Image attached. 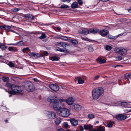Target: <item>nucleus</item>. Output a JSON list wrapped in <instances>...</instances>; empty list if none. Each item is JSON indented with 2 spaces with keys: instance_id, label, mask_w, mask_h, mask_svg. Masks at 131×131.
Instances as JSON below:
<instances>
[{
  "instance_id": "obj_56",
  "label": "nucleus",
  "mask_w": 131,
  "mask_h": 131,
  "mask_svg": "<svg viewBox=\"0 0 131 131\" xmlns=\"http://www.w3.org/2000/svg\"><path fill=\"white\" fill-rule=\"evenodd\" d=\"M48 52L47 51H44L43 52V54L44 55L47 56L48 54Z\"/></svg>"
},
{
  "instance_id": "obj_17",
  "label": "nucleus",
  "mask_w": 131,
  "mask_h": 131,
  "mask_svg": "<svg viewBox=\"0 0 131 131\" xmlns=\"http://www.w3.org/2000/svg\"><path fill=\"white\" fill-rule=\"evenodd\" d=\"M100 35L103 36H104L107 34V31L105 29L101 30L99 31Z\"/></svg>"
},
{
  "instance_id": "obj_4",
  "label": "nucleus",
  "mask_w": 131,
  "mask_h": 131,
  "mask_svg": "<svg viewBox=\"0 0 131 131\" xmlns=\"http://www.w3.org/2000/svg\"><path fill=\"white\" fill-rule=\"evenodd\" d=\"M12 91H10V93L11 94H15L17 93L21 92L22 91V87L20 86H19L13 84L11 86Z\"/></svg>"
},
{
  "instance_id": "obj_1",
  "label": "nucleus",
  "mask_w": 131,
  "mask_h": 131,
  "mask_svg": "<svg viewBox=\"0 0 131 131\" xmlns=\"http://www.w3.org/2000/svg\"><path fill=\"white\" fill-rule=\"evenodd\" d=\"M47 100L51 103L52 104L54 110H56L61 116L64 117H67L70 115V111L67 108H62L61 106H60L59 102L57 99L48 98Z\"/></svg>"
},
{
  "instance_id": "obj_33",
  "label": "nucleus",
  "mask_w": 131,
  "mask_h": 131,
  "mask_svg": "<svg viewBox=\"0 0 131 131\" xmlns=\"http://www.w3.org/2000/svg\"><path fill=\"white\" fill-rule=\"evenodd\" d=\"M60 39L64 40H67L68 39V38L66 36H61L59 38Z\"/></svg>"
},
{
  "instance_id": "obj_59",
  "label": "nucleus",
  "mask_w": 131,
  "mask_h": 131,
  "mask_svg": "<svg viewBox=\"0 0 131 131\" xmlns=\"http://www.w3.org/2000/svg\"><path fill=\"white\" fill-rule=\"evenodd\" d=\"M57 30H61V28L59 27H57L56 28Z\"/></svg>"
},
{
  "instance_id": "obj_58",
  "label": "nucleus",
  "mask_w": 131,
  "mask_h": 131,
  "mask_svg": "<svg viewBox=\"0 0 131 131\" xmlns=\"http://www.w3.org/2000/svg\"><path fill=\"white\" fill-rule=\"evenodd\" d=\"M81 39L82 40H87L86 38L85 37H81Z\"/></svg>"
},
{
  "instance_id": "obj_22",
  "label": "nucleus",
  "mask_w": 131,
  "mask_h": 131,
  "mask_svg": "<svg viewBox=\"0 0 131 131\" xmlns=\"http://www.w3.org/2000/svg\"><path fill=\"white\" fill-rule=\"evenodd\" d=\"M61 120L59 118H57L55 121V123L57 125H59L61 122Z\"/></svg>"
},
{
  "instance_id": "obj_61",
  "label": "nucleus",
  "mask_w": 131,
  "mask_h": 131,
  "mask_svg": "<svg viewBox=\"0 0 131 131\" xmlns=\"http://www.w3.org/2000/svg\"><path fill=\"white\" fill-rule=\"evenodd\" d=\"M57 49H56V51H60V49H60V48H59V47H58L57 48Z\"/></svg>"
},
{
  "instance_id": "obj_2",
  "label": "nucleus",
  "mask_w": 131,
  "mask_h": 131,
  "mask_svg": "<svg viewBox=\"0 0 131 131\" xmlns=\"http://www.w3.org/2000/svg\"><path fill=\"white\" fill-rule=\"evenodd\" d=\"M103 89L101 87H98L94 89L92 92L93 99L95 100L97 99L100 95L104 92Z\"/></svg>"
},
{
  "instance_id": "obj_46",
  "label": "nucleus",
  "mask_w": 131,
  "mask_h": 131,
  "mask_svg": "<svg viewBox=\"0 0 131 131\" xmlns=\"http://www.w3.org/2000/svg\"><path fill=\"white\" fill-rule=\"evenodd\" d=\"M6 86L7 87H9L11 88L12 85L9 83H7L6 84Z\"/></svg>"
},
{
  "instance_id": "obj_41",
  "label": "nucleus",
  "mask_w": 131,
  "mask_h": 131,
  "mask_svg": "<svg viewBox=\"0 0 131 131\" xmlns=\"http://www.w3.org/2000/svg\"><path fill=\"white\" fill-rule=\"evenodd\" d=\"M121 104L122 106L124 107L126 106L127 103L125 102H122L121 103Z\"/></svg>"
},
{
  "instance_id": "obj_30",
  "label": "nucleus",
  "mask_w": 131,
  "mask_h": 131,
  "mask_svg": "<svg viewBox=\"0 0 131 131\" xmlns=\"http://www.w3.org/2000/svg\"><path fill=\"white\" fill-rule=\"evenodd\" d=\"M45 34L44 33L42 34L41 36L39 37V38L40 39H44L46 37Z\"/></svg>"
},
{
  "instance_id": "obj_11",
  "label": "nucleus",
  "mask_w": 131,
  "mask_h": 131,
  "mask_svg": "<svg viewBox=\"0 0 131 131\" xmlns=\"http://www.w3.org/2000/svg\"><path fill=\"white\" fill-rule=\"evenodd\" d=\"M55 45L56 46L61 47L63 48L66 47V46H68L69 45L68 43L63 42H57L55 43Z\"/></svg>"
},
{
  "instance_id": "obj_47",
  "label": "nucleus",
  "mask_w": 131,
  "mask_h": 131,
  "mask_svg": "<svg viewBox=\"0 0 131 131\" xmlns=\"http://www.w3.org/2000/svg\"><path fill=\"white\" fill-rule=\"evenodd\" d=\"M78 3L80 5H82L83 4V2L82 0H78Z\"/></svg>"
},
{
  "instance_id": "obj_28",
  "label": "nucleus",
  "mask_w": 131,
  "mask_h": 131,
  "mask_svg": "<svg viewBox=\"0 0 131 131\" xmlns=\"http://www.w3.org/2000/svg\"><path fill=\"white\" fill-rule=\"evenodd\" d=\"M2 79L4 82H7L9 81V78L8 77H3L2 78Z\"/></svg>"
},
{
  "instance_id": "obj_48",
  "label": "nucleus",
  "mask_w": 131,
  "mask_h": 131,
  "mask_svg": "<svg viewBox=\"0 0 131 131\" xmlns=\"http://www.w3.org/2000/svg\"><path fill=\"white\" fill-rule=\"evenodd\" d=\"M100 77L99 75H98L96 76L94 78V80H97Z\"/></svg>"
},
{
  "instance_id": "obj_54",
  "label": "nucleus",
  "mask_w": 131,
  "mask_h": 131,
  "mask_svg": "<svg viewBox=\"0 0 131 131\" xmlns=\"http://www.w3.org/2000/svg\"><path fill=\"white\" fill-rule=\"evenodd\" d=\"M34 81L36 82H38L39 81L36 78H34L33 79Z\"/></svg>"
},
{
  "instance_id": "obj_35",
  "label": "nucleus",
  "mask_w": 131,
  "mask_h": 131,
  "mask_svg": "<svg viewBox=\"0 0 131 131\" xmlns=\"http://www.w3.org/2000/svg\"><path fill=\"white\" fill-rule=\"evenodd\" d=\"M15 45H18L19 46H22L24 45V43L22 41H21L19 42H17V43L15 44Z\"/></svg>"
},
{
  "instance_id": "obj_63",
  "label": "nucleus",
  "mask_w": 131,
  "mask_h": 131,
  "mask_svg": "<svg viewBox=\"0 0 131 131\" xmlns=\"http://www.w3.org/2000/svg\"><path fill=\"white\" fill-rule=\"evenodd\" d=\"M128 12L130 13H131V7L128 10Z\"/></svg>"
},
{
  "instance_id": "obj_60",
  "label": "nucleus",
  "mask_w": 131,
  "mask_h": 131,
  "mask_svg": "<svg viewBox=\"0 0 131 131\" xmlns=\"http://www.w3.org/2000/svg\"><path fill=\"white\" fill-rule=\"evenodd\" d=\"M90 131H97L96 129H94L93 130H90Z\"/></svg>"
},
{
  "instance_id": "obj_7",
  "label": "nucleus",
  "mask_w": 131,
  "mask_h": 131,
  "mask_svg": "<svg viewBox=\"0 0 131 131\" xmlns=\"http://www.w3.org/2000/svg\"><path fill=\"white\" fill-rule=\"evenodd\" d=\"M49 88L52 90L56 92L58 91L59 89V86L56 84H51L49 85Z\"/></svg>"
},
{
  "instance_id": "obj_36",
  "label": "nucleus",
  "mask_w": 131,
  "mask_h": 131,
  "mask_svg": "<svg viewBox=\"0 0 131 131\" xmlns=\"http://www.w3.org/2000/svg\"><path fill=\"white\" fill-rule=\"evenodd\" d=\"M105 49L107 50H110L112 49V47L109 45H106L105 47Z\"/></svg>"
},
{
  "instance_id": "obj_55",
  "label": "nucleus",
  "mask_w": 131,
  "mask_h": 131,
  "mask_svg": "<svg viewBox=\"0 0 131 131\" xmlns=\"http://www.w3.org/2000/svg\"><path fill=\"white\" fill-rule=\"evenodd\" d=\"M4 89L6 92H8L9 94H11V93H10L9 92L12 91H9V90H7L4 88Z\"/></svg>"
},
{
  "instance_id": "obj_8",
  "label": "nucleus",
  "mask_w": 131,
  "mask_h": 131,
  "mask_svg": "<svg viewBox=\"0 0 131 131\" xmlns=\"http://www.w3.org/2000/svg\"><path fill=\"white\" fill-rule=\"evenodd\" d=\"M127 117L126 116L122 114H118L115 116L116 118L119 121H122L125 120Z\"/></svg>"
},
{
  "instance_id": "obj_18",
  "label": "nucleus",
  "mask_w": 131,
  "mask_h": 131,
  "mask_svg": "<svg viewBox=\"0 0 131 131\" xmlns=\"http://www.w3.org/2000/svg\"><path fill=\"white\" fill-rule=\"evenodd\" d=\"M93 126L90 124H87L84 125L83 127L84 129L86 130H91V129L93 128Z\"/></svg>"
},
{
  "instance_id": "obj_38",
  "label": "nucleus",
  "mask_w": 131,
  "mask_h": 131,
  "mask_svg": "<svg viewBox=\"0 0 131 131\" xmlns=\"http://www.w3.org/2000/svg\"><path fill=\"white\" fill-rule=\"evenodd\" d=\"M8 64L10 67H14V63L11 62H9Z\"/></svg>"
},
{
  "instance_id": "obj_25",
  "label": "nucleus",
  "mask_w": 131,
  "mask_h": 131,
  "mask_svg": "<svg viewBox=\"0 0 131 131\" xmlns=\"http://www.w3.org/2000/svg\"><path fill=\"white\" fill-rule=\"evenodd\" d=\"M97 131H104L105 129L104 126H99L97 128Z\"/></svg>"
},
{
  "instance_id": "obj_6",
  "label": "nucleus",
  "mask_w": 131,
  "mask_h": 131,
  "mask_svg": "<svg viewBox=\"0 0 131 131\" xmlns=\"http://www.w3.org/2000/svg\"><path fill=\"white\" fill-rule=\"evenodd\" d=\"M47 116L48 117L51 119L55 118L56 117V113L53 111H48L47 113Z\"/></svg>"
},
{
  "instance_id": "obj_26",
  "label": "nucleus",
  "mask_w": 131,
  "mask_h": 131,
  "mask_svg": "<svg viewBox=\"0 0 131 131\" xmlns=\"http://www.w3.org/2000/svg\"><path fill=\"white\" fill-rule=\"evenodd\" d=\"M70 42L72 43L74 45H76L78 43V41L75 40H70Z\"/></svg>"
},
{
  "instance_id": "obj_39",
  "label": "nucleus",
  "mask_w": 131,
  "mask_h": 131,
  "mask_svg": "<svg viewBox=\"0 0 131 131\" xmlns=\"http://www.w3.org/2000/svg\"><path fill=\"white\" fill-rule=\"evenodd\" d=\"M20 10V9L19 8H13L12 9V11L14 12H16L17 11H18Z\"/></svg>"
},
{
  "instance_id": "obj_53",
  "label": "nucleus",
  "mask_w": 131,
  "mask_h": 131,
  "mask_svg": "<svg viewBox=\"0 0 131 131\" xmlns=\"http://www.w3.org/2000/svg\"><path fill=\"white\" fill-rule=\"evenodd\" d=\"M71 0H61V1L63 2H67L69 3Z\"/></svg>"
},
{
  "instance_id": "obj_34",
  "label": "nucleus",
  "mask_w": 131,
  "mask_h": 131,
  "mask_svg": "<svg viewBox=\"0 0 131 131\" xmlns=\"http://www.w3.org/2000/svg\"><path fill=\"white\" fill-rule=\"evenodd\" d=\"M51 60L53 61H58V59L57 57L55 56L52 57Z\"/></svg>"
},
{
  "instance_id": "obj_31",
  "label": "nucleus",
  "mask_w": 131,
  "mask_h": 131,
  "mask_svg": "<svg viewBox=\"0 0 131 131\" xmlns=\"http://www.w3.org/2000/svg\"><path fill=\"white\" fill-rule=\"evenodd\" d=\"M69 6L65 4H63L60 7V8H68L69 7Z\"/></svg>"
},
{
  "instance_id": "obj_45",
  "label": "nucleus",
  "mask_w": 131,
  "mask_h": 131,
  "mask_svg": "<svg viewBox=\"0 0 131 131\" xmlns=\"http://www.w3.org/2000/svg\"><path fill=\"white\" fill-rule=\"evenodd\" d=\"M105 28L106 29V30H109L111 29L110 26H105Z\"/></svg>"
},
{
  "instance_id": "obj_23",
  "label": "nucleus",
  "mask_w": 131,
  "mask_h": 131,
  "mask_svg": "<svg viewBox=\"0 0 131 131\" xmlns=\"http://www.w3.org/2000/svg\"><path fill=\"white\" fill-rule=\"evenodd\" d=\"M3 29H4L5 30H7L10 29L11 28V26L7 25H2Z\"/></svg>"
},
{
  "instance_id": "obj_27",
  "label": "nucleus",
  "mask_w": 131,
  "mask_h": 131,
  "mask_svg": "<svg viewBox=\"0 0 131 131\" xmlns=\"http://www.w3.org/2000/svg\"><path fill=\"white\" fill-rule=\"evenodd\" d=\"M114 124L113 121H111L108 123L107 125V127H111L112 126V125Z\"/></svg>"
},
{
  "instance_id": "obj_9",
  "label": "nucleus",
  "mask_w": 131,
  "mask_h": 131,
  "mask_svg": "<svg viewBox=\"0 0 131 131\" xmlns=\"http://www.w3.org/2000/svg\"><path fill=\"white\" fill-rule=\"evenodd\" d=\"M72 110H74L76 111L80 110L81 108V106L78 104H74L71 106Z\"/></svg>"
},
{
  "instance_id": "obj_40",
  "label": "nucleus",
  "mask_w": 131,
  "mask_h": 131,
  "mask_svg": "<svg viewBox=\"0 0 131 131\" xmlns=\"http://www.w3.org/2000/svg\"><path fill=\"white\" fill-rule=\"evenodd\" d=\"M89 118L90 119H92L94 117V115L92 114H90L88 115Z\"/></svg>"
},
{
  "instance_id": "obj_51",
  "label": "nucleus",
  "mask_w": 131,
  "mask_h": 131,
  "mask_svg": "<svg viewBox=\"0 0 131 131\" xmlns=\"http://www.w3.org/2000/svg\"><path fill=\"white\" fill-rule=\"evenodd\" d=\"M66 100H64L62 99H59V101L60 102H66Z\"/></svg>"
},
{
  "instance_id": "obj_5",
  "label": "nucleus",
  "mask_w": 131,
  "mask_h": 131,
  "mask_svg": "<svg viewBox=\"0 0 131 131\" xmlns=\"http://www.w3.org/2000/svg\"><path fill=\"white\" fill-rule=\"evenodd\" d=\"M116 51L117 53L121 54L122 56L126 55L127 52V50L123 47H119L116 48Z\"/></svg>"
},
{
  "instance_id": "obj_52",
  "label": "nucleus",
  "mask_w": 131,
  "mask_h": 131,
  "mask_svg": "<svg viewBox=\"0 0 131 131\" xmlns=\"http://www.w3.org/2000/svg\"><path fill=\"white\" fill-rule=\"evenodd\" d=\"M84 128H83L82 126L81 125L80 126V131H83L84 130Z\"/></svg>"
},
{
  "instance_id": "obj_12",
  "label": "nucleus",
  "mask_w": 131,
  "mask_h": 131,
  "mask_svg": "<svg viewBox=\"0 0 131 131\" xmlns=\"http://www.w3.org/2000/svg\"><path fill=\"white\" fill-rule=\"evenodd\" d=\"M24 17L27 20L31 21L33 19L34 16L32 14H27L24 15Z\"/></svg>"
},
{
  "instance_id": "obj_14",
  "label": "nucleus",
  "mask_w": 131,
  "mask_h": 131,
  "mask_svg": "<svg viewBox=\"0 0 131 131\" xmlns=\"http://www.w3.org/2000/svg\"><path fill=\"white\" fill-rule=\"evenodd\" d=\"M90 33H92L93 34H95L99 32V29L97 28H91L89 29Z\"/></svg>"
},
{
  "instance_id": "obj_24",
  "label": "nucleus",
  "mask_w": 131,
  "mask_h": 131,
  "mask_svg": "<svg viewBox=\"0 0 131 131\" xmlns=\"http://www.w3.org/2000/svg\"><path fill=\"white\" fill-rule=\"evenodd\" d=\"M98 61L100 64H102L105 63L106 62V60L105 59H102L101 58H99L98 59Z\"/></svg>"
},
{
  "instance_id": "obj_64",
  "label": "nucleus",
  "mask_w": 131,
  "mask_h": 131,
  "mask_svg": "<svg viewBox=\"0 0 131 131\" xmlns=\"http://www.w3.org/2000/svg\"><path fill=\"white\" fill-rule=\"evenodd\" d=\"M9 31H10L12 32H15L13 30H12V29L10 30H9Z\"/></svg>"
},
{
  "instance_id": "obj_42",
  "label": "nucleus",
  "mask_w": 131,
  "mask_h": 131,
  "mask_svg": "<svg viewBox=\"0 0 131 131\" xmlns=\"http://www.w3.org/2000/svg\"><path fill=\"white\" fill-rule=\"evenodd\" d=\"M94 49L91 46H89L88 48V50L90 52H92Z\"/></svg>"
},
{
  "instance_id": "obj_43",
  "label": "nucleus",
  "mask_w": 131,
  "mask_h": 131,
  "mask_svg": "<svg viewBox=\"0 0 131 131\" xmlns=\"http://www.w3.org/2000/svg\"><path fill=\"white\" fill-rule=\"evenodd\" d=\"M122 57L121 56H118L116 58V59L117 60H119L122 59Z\"/></svg>"
},
{
  "instance_id": "obj_15",
  "label": "nucleus",
  "mask_w": 131,
  "mask_h": 131,
  "mask_svg": "<svg viewBox=\"0 0 131 131\" xmlns=\"http://www.w3.org/2000/svg\"><path fill=\"white\" fill-rule=\"evenodd\" d=\"M74 99L72 97H70L66 100V102L69 105H71L73 103Z\"/></svg>"
},
{
  "instance_id": "obj_50",
  "label": "nucleus",
  "mask_w": 131,
  "mask_h": 131,
  "mask_svg": "<svg viewBox=\"0 0 131 131\" xmlns=\"http://www.w3.org/2000/svg\"><path fill=\"white\" fill-rule=\"evenodd\" d=\"M9 50L10 51H14V49L12 47H9Z\"/></svg>"
},
{
  "instance_id": "obj_3",
  "label": "nucleus",
  "mask_w": 131,
  "mask_h": 131,
  "mask_svg": "<svg viewBox=\"0 0 131 131\" xmlns=\"http://www.w3.org/2000/svg\"><path fill=\"white\" fill-rule=\"evenodd\" d=\"M23 86L28 92H32L35 90V87L34 84L30 81H27L24 82Z\"/></svg>"
},
{
  "instance_id": "obj_21",
  "label": "nucleus",
  "mask_w": 131,
  "mask_h": 131,
  "mask_svg": "<svg viewBox=\"0 0 131 131\" xmlns=\"http://www.w3.org/2000/svg\"><path fill=\"white\" fill-rule=\"evenodd\" d=\"M78 3L77 2H75L72 3L71 5V7L72 8H77Z\"/></svg>"
},
{
  "instance_id": "obj_20",
  "label": "nucleus",
  "mask_w": 131,
  "mask_h": 131,
  "mask_svg": "<svg viewBox=\"0 0 131 131\" xmlns=\"http://www.w3.org/2000/svg\"><path fill=\"white\" fill-rule=\"evenodd\" d=\"M75 79L78 80V82L79 84H83L84 83V80H82L80 77H78Z\"/></svg>"
},
{
  "instance_id": "obj_49",
  "label": "nucleus",
  "mask_w": 131,
  "mask_h": 131,
  "mask_svg": "<svg viewBox=\"0 0 131 131\" xmlns=\"http://www.w3.org/2000/svg\"><path fill=\"white\" fill-rule=\"evenodd\" d=\"M108 37L110 39H113L114 38V37L111 35H109L108 36Z\"/></svg>"
},
{
  "instance_id": "obj_37",
  "label": "nucleus",
  "mask_w": 131,
  "mask_h": 131,
  "mask_svg": "<svg viewBox=\"0 0 131 131\" xmlns=\"http://www.w3.org/2000/svg\"><path fill=\"white\" fill-rule=\"evenodd\" d=\"M29 50L30 49L28 47L24 48L22 49L23 52L24 53H26V51H29Z\"/></svg>"
},
{
  "instance_id": "obj_44",
  "label": "nucleus",
  "mask_w": 131,
  "mask_h": 131,
  "mask_svg": "<svg viewBox=\"0 0 131 131\" xmlns=\"http://www.w3.org/2000/svg\"><path fill=\"white\" fill-rule=\"evenodd\" d=\"M63 124L65 128H67L68 126V123L67 122H64Z\"/></svg>"
},
{
  "instance_id": "obj_19",
  "label": "nucleus",
  "mask_w": 131,
  "mask_h": 131,
  "mask_svg": "<svg viewBox=\"0 0 131 131\" xmlns=\"http://www.w3.org/2000/svg\"><path fill=\"white\" fill-rule=\"evenodd\" d=\"M70 122L71 124L73 126H76L78 124V121L77 120L74 119L70 120Z\"/></svg>"
},
{
  "instance_id": "obj_13",
  "label": "nucleus",
  "mask_w": 131,
  "mask_h": 131,
  "mask_svg": "<svg viewBox=\"0 0 131 131\" xmlns=\"http://www.w3.org/2000/svg\"><path fill=\"white\" fill-rule=\"evenodd\" d=\"M28 55L34 59H37L40 57L39 54L38 53L34 52H30L28 54Z\"/></svg>"
},
{
  "instance_id": "obj_57",
  "label": "nucleus",
  "mask_w": 131,
  "mask_h": 131,
  "mask_svg": "<svg viewBox=\"0 0 131 131\" xmlns=\"http://www.w3.org/2000/svg\"><path fill=\"white\" fill-rule=\"evenodd\" d=\"M58 131H64V129L62 128H60L58 129Z\"/></svg>"
},
{
  "instance_id": "obj_16",
  "label": "nucleus",
  "mask_w": 131,
  "mask_h": 131,
  "mask_svg": "<svg viewBox=\"0 0 131 131\" xmlns=\"http://www.w3.org/2000/svg\"><path fill=\"white\" fill-rule=\"evenodd\" d=\"M124 78L126 81H129V80L131 81V73L125 74Z\"/></svg>"
},
{
  "instance_id": "obj_62",
  "label": "nucleus",
  "mask_w": 131,
  "mask_h": 131,
  "mask_svg": "<svg viewBox=\"0 0 131 131\" xmlns=\"http://www.w3.org/2000/svg\"><path fill=\"white\" fill-rule=\"evenodd\" d=\"M103 2H106L107 1H110V0H101Z\"/></svg>"
},
{
  "instance_id": "obj_32",
  "label": "nucleus",
  "mask_w": 131,
  "mask_h": 131,
  "mask_svg": "<svg viewBox=\"0 0 131 131\" xmlns=\"http://www.w3.org/2000/svg\"><path fill=\"white\" fill-rule=\"evenodd\" d=\"M0 48L2 50H5L6 48V47L4 45H1V43H0Z\"/></svg>"
},
{
  "instance_id": "obj_29",
  "label": "nucleus",
  "mask_w": 131,
  "mask_h": 131,
  "mask_svg": "<svg viewBox=\"0 0 131 131\" xmlns=\"http://www.w3.org/2000/svg\"><path fill=\"white\" fill-rule=\"evenodd\" d=\"M60 51L61 52H64L66 53L68 52V50L66 49L65 48H61L59 49Z\"/></svg>"
},
{
  "instance_id": "obj_10",
  "label": "nucleus",
  "mask_w": 131,
  "mask_h": 131,
  "mask_svg": "<svg viewBox=\"0 0 131 131\" xmlns=\"http://www.w3.org/2000/svg\"><path fill=\"white\" fill-rule=\"evenodd\" d=\"M79 32L82 34L87 35L90 33L89 29H80L79 30Z\"/></svg>"
}]
</instances>
